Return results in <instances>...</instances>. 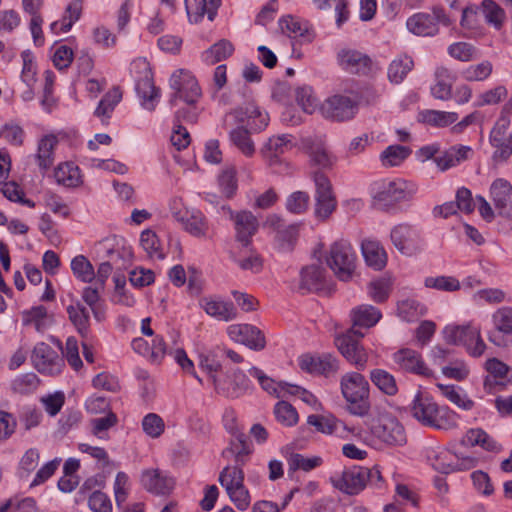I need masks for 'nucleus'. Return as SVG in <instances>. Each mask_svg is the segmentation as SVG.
Returning a JSON list of instances; mask_svg holds the SVG:
<instances>
[{"label": "nucleus", "mask_w": 512, "mask_h": 512, "mask_svg": "<svg viewBox=\"0 0 512 512\" xmlns=\"http://www.w3.org/2000/svg\"><path fill=\"white\" fill-rule=\"evenodd\" d=\"M298 364L301 370L325 377L334 376L339 370V361L331 354L313 356L304 354L299 357Z\"/></svg>", "instance_id": "nucleus-19"}, {"label": "nucleus", "mask_w": 512, "mask_h": 512, "mask_svg": "<svg viewBox=\"0 0 512 512\" xmlns=\"http://www.w3.org/2000/svg\"><path fill=\"white\" fill-rule=\"evenodd\" d=\"M140 245L151 258L164 259L165 254L163 253L158 236L152 230H144L140 235Z\"/></svg>", "instance_id": "nucleus-53"}, {"label": "nucleus", "mask_w": 512, "mask_h": 512, "mask_svg": "<svg viewBox=\"0 0 512 512\" xmlns=\"http://www.w3.org/2000/svg\"><path fill=\"white\" fill-rule=\"evenodd\" d=\"M437 387L444 397L459 408L468 411L474 407V401L468 398V396L462 392L461 388L440 383L437 384Z\"/></svg>", "instance_id": "nucleus-49"}, {"label": "nucleus", "mask_w": 512, "mask_h": 512, "mask_svg": "<svg viewBox=\"0 0 512 512\" xmlns=\"http://www.w3.org/2000/svg\"><path fill=\"white\" fill-rule=\"evenodd\" d=\"M122 99V93L118 87L112 88L108 91L103 98L100 100L97 108L95 109L94 115L101 119L104 123L105 120L109 119L112 115L117 104Z\"/></svg>", "instance_id": "nucleus-46"}, {"label": "nucleus", "mask_w": 512, "mask_h": 512, "mask_svg": "<svg viewBox=\"0 0 512 512\" xmlns=\"http://www.w3.org/2000/svg\"><path fill=\"white\" fill-rule=\"evenodd\" d=\"M201 305L208 315L220 321H231L237 316V310L232 302L204 299Z\"/></svg>", "instance_id": "nucleus-39"}, {"label": "nucleus", "mask_w": 512, "mask_h": 512, "mask_svg": "<svg viewBox=\"0 0 512 512\" xmlns=\"http://www.w3.org/2000/svg\"><path fill=\"white\" fill-rule=\"evenodd\" d=\"M96 247L102 258H107L116 269L126 267L133 257L132 249L124 244L122 238L115 235L99 241Z\"/></svg>", "instance_id": "nucleus-14"}, {"label": "nucleus", "mask_w": 512, "mask_h": 512, "mask_svg": "<svg viewBox=\"0 0 512 512\" xmlns=\"http://www.w3.org/2000/svg\"><path fill=\"white\" fill-rule=\"evenodd\" d=\"M141 483L150 493L156 495L169 494L174 488V479L159 469H148L142 472Z\"/></svg>", "instance_id": "nucleus-25"}, {"label": "nucleus", "mask_w": 512, "mask_h": 512, "mask_svg": "<svg viewBox=\"0 0 512 512\" xmlns=\"http://www.w3.org/2000/svg\"><path fill=\"white\" fill-rule=\"evenodd\" d=\"M368 427L373 437L387 445L402 446L407 441L403 425L391 414L371 419Z\"/></svg>", "instance_id": "nucleus-7"}, {"label": "nucleus", "mask_w": 512, "mask_h": 512, "mask_svg": "<svg viewBox=\"0 0 512 512\" xmlns=\"http://www.w3.org/2000/svg\"><path fill=\"white\" fill-rule=\"evenodd\" d=\"M421 118L426 124L436 127H446L458 120V114L456 112L425 110L421 113Z\"/></svg>", "instance_id": "nucleus-51"}, {"label": "nucleus", "mask_w": 512, "mask_h": 512, "mask_svg": "<svg viewBox=\"0 0 512 512\" xmlns=\"http://www.w3.org/2000/svg\"><path fill=\"white\" fill-rule=\"evenodd\" d=\"M509 127L510 117L500 115L490 132L489 142L495 148L494 160L505 161L512 154V133L508 132Z\"/></svg>", "instance_id": "nucleus-15"}, {"label": "nucleus", "mask_w": 512, "mask_h": 512, "mask_svg": "<svg viewBox=\"0 0 512 512\" xmlns=\"http://www.w3.org/2000/svg\"><path fill=\"white\" fill-rule=\"evenodd\" d=\"M136 91L142 99V106L149 111H153L160 98V90L155 87L152 78L146 75L139 79L136 83Z\"/></svg>", "instance_id": "nucleus-40"}, {"label": "nucleus", "mask_w": 512, "mask_h": 512, "mask_svg": "<svg viewBox=\"0 0 512 512\" xmlns=\"http://www.w3.org/2000/svg\"><path fill=\"white\" fill-rule=\"evenodd\" d=\"M219 483L225 488L230 500L244 511L251 502L249 491L244 486V472L238 466H226L219 474Z\"/></svg>", "instance_id": "nucleus-5"}, {"label": "nucleus", "mask_w": 512, "mask_h": 512, "mask_svg": "<svg viewBox=\"0 0 512 512\" xmlns=\"http://www.w3.org/2000/svg\"><path fill=\"white\" fill-rule=\"evenodd\" d=\"M292 136L283 134L268 139L261 150V153L270 166H274L280 162V155L291 145Z\"/></svg>", "instance_id": "nucleus-33"}, {"label": "nucleus", "mask_w": 512, "mask_h": 512, "mask_svg": "<svg viewBox=\"0 0 512 512\" xmlns=\"http://www.w3.org/2000/svg\"><path fill=\"white\" fill-rule=\"evenodd\" d=\"M169 84L174 91L169 100L171 105H175L178 99L193 105L202 95L198 81L190 71L184 69L175 71L170 77Z\"/></svg>", "instance_id": "nucleus-9"}, {"label": "nucleus", "mask_w": 512, "mask_h": 512, "mask_svg": "<svg viewBox=\"0 0 512 512\" xmlns=\"http://www.w3.org/2000/svg\"><path fill=\"white\" fill-rule=\"evenodd\" d=\"M352 327L350 329L371 328L381 319L380 310L372 305H360L351 310Z\"/></svg>", "instance_id": "nucleus-32"}, {"label": "nucleus", "mask_w": 512, "mask_h": 512, "mask_svg": "<svg viewBox=\"0 0 512 512\" xmlns=\"http://www.w3.org/2000/svg\"><path fill=\"white\" fill-rule=\"evenodd\" d=\"M299 289L306 292H320L329 289L326 270L318 265L303 268L300 273Z\"/></svg>", "instance_id": "nucleus-26"}, {"label": "nucleus", "mask_w": 512, "mask_h": 512, "mask_svg": "<svg viewBox=\"0 0 512 512\" xmlns=\"http://www.w3.org/2000/svg\"><path fill=\"white\" fill-rule=\"evenodd\" d=\"M54 177L58 184L69 188L77 187L82 182L78 166L71 162L59 164L54 171Z\"/></svg>", "instance_id": "nucleus-44"}, {"label": "nucleus", "mask_w": 512, "mask_h": 512, "mask_svg": "<svg viewBox=\"0 0 512 512\" xmlns=\"http://www.w3.org/2000/svg\"><path fill=\"white\" fill-rule=\"evenodd\" d=\"M267 223L273 227L276 232V241L283 250H291L295 244L298 233V224L286 225L284 221L277 215H272L268 218Z\"/></svg>", "instance_id": "nucleus-28"}, {"label": "nucleus", "mask_w": 512, "mask_h": 512, "mask_svg": "<svg viewBox=\"0 0 512 512\" xmlns=\"http://www.w3.org/2000/svg\"><path fill=\"white\" fill-rule=\"evenodd\" d=\"M229 337L235 342L246 345L253 350H262L266 341L262 331L249 324H235L227 329Z\"/></svg>", "instance_id": "nucleus-23"}, {"label": "nucleus", "mask_w": 512, "mask_h": 512, "mask_svg": "<svg viewBox=\"0 0 512 512\" xmlns=\"http://www.w3.org/2000/svg\"><path fill=\"white\" fill-rule=\"evenodd\" d=\"M371 193L373 205L384 211H389L397 203L407 201L412 196L407 189V183L401 179L374 182Z\"/></svg>", "instance_id": "nucleus-2"}, {"label": "nucleus", "mask_w": 512, "mask_h": 512, "mask_svg": "<svg viewBox=\"0 0 512 512\" xmlns=\"http://www.w3.org/2000/svg\"><path fill=\"white\" fill-rule=\"evenodd\" d=\"M409 155V149L401 145H391L381 153L382 164L386 167L400 165Z\"/></svg>", "instance_id": "nucleus-55"}, {"label": "nucleus", "mask_w": 512, "mask_h": 512, "mask_svg": "<svg viewBox=\"0 0 512 512\" xmlns=\"http://www.w3.org/2000/svg\"><path fill=\"white\" fill-rule=\"evenodd\" d=\"M482 7L486 21L500 29L505 19L504 10L493 0H483Z\"/></svg>", "instance_id": "nucleus-62"}, {"label": "nucleus", "mask_w": 512, "mask_h": 512, "mask_svg": "<svg viewBox=\"0 0 512 512\" xmlns=\"http://www.w3.org/2000/svg\"><path fill=\"white\" fill-rule=\"evenodd\" d=\"M364 334L357 329H349L345 333L335 337V345L342 356L358 371L367 367L369 355L360 340Z\"/></svg>", "instance_id": "nucleus-4"}, {"label": "nucleus", "mask_w": 512, "mask_h": 512, "mask_svg": "<svg viewBox=\"0 0 512 512\" xmlns=\"http://www.w3.org/2000/svg\"><path fill=\"white\" fill-rule=\"evenodd\" d=\"M212 382L218 394L231 398L240 396L249 387L248 377L239 369L234 370L225 379L212 375Z\"/></svg>", "instance_id": "nucleus-20"}, {"label": "nucleus", "mask_w": 512, "mask_h": 512, "mask_svg": "<svg viewBox=\"0 0 512 512\" xmlns=\"http://www.w3.org/2000/svg\"><path fill=\"white\" fill-rule=\"evenodd\" d=\"M361 250L364 260L370 268L380 271L386 266L387 254L379 241L365 239L362 241Z\"/></svg>", "instance_id": "nucleus-31"}, {"label": "nucleus", "mask_w": 512, "mask_h": 512, "mask_svg": "<svg viewBox=\"0 0 512 512\" xmlns=\"http://www.w3.org/2000/svg\"><path fill=\"white\" fill-rule=\"evenodd\" d=\"M356 253L347 240L335 241L329 250L326 258L327 265L341 281H348L352 278L356 268Z\"/></svg>", "instance_id": "nucleus-3"}, {"label": "nucleus", "mask_w": 512, "mask_h": 512, "mask_svg": "<svg viewBox=\"0 0 512 512\" xmlns=\"http://www.w3.org/2000/svg\"><path fill=\"white\" fill-rule=\"evenodd\" d=\"M409 411L412 417L423 426L436 429L444 427L440 407L428 394L418 392L409 406Z\"/></svg>", "instance_id": "nucleus-11"}, {"label": "nucleus", "mask_w": 512, "mask_h": 512, "mask_svg": "<svg viewBox=\"0 0 512 512\" xmlns=\"http://www.w3.org/2000/svg\"><path fill=\"white\" fill-rule=\"evenodd\" d=\"M436 83L431 87V94L436 99L448 100L452 96V77L448 68L438 67L435 70Z\"/></svg>", "instance_id": "nucleus-42"}, {"label": "nucleus", "mask_w": 512, "mask_h": 512, "mask_svg": "<svg viewBox=\"0 0 512 512\" xmlns=\"http://www.w3.org/2000/svg\"><path fill=\"white\" fill-rule=\"evenodd\" d=\"M274 414L279 423L291 427L298 422V413L296 409L286 401H279L274 407Z\"/></svg>", "instance_id": "nucleus-57"}, {"label": "nucleus", "mask_w": 512, "mask_h": 512, "mask_svg": "<svg viewBox=\"0 0 512 512\" xmlns=\"http://www.w3.org/2000/svg\"><path fill=\"white\" fill-rule=\"evenodd\" d=\"M414 61L411 56L401 54L395 57L387 68V78L392 84H400L412 71Z\"/></svg>", "instance_id": "nucleus-38"}, {"label": "nucleus", "mask_w": 512, "mask_h": 512, "mask_svg": "<svg viewBox=\"0 0 512 512\" xmlns=\"http://www.w3.org/2000/svg\"><path fill=\"white\" fill-rule=\"evenodd\" d=\"M182 228L190 235L196 238H204L209 231V224L204 214L196 209H190L185 212L178 221Z\"/></svg>", "instance_id": "nucleus-30"}, {"label": "nucleus", "mask_w": 512, "mask_h": 512, "mask_svg": "<svg viewBox=\"0 0 512 512\" xmlns=\"http://www.w3.org/2000/svg\"><path fill=\"white\" fill-rule=\"evenodd\" d=\"M233 51L231 42L222 39L202 53V60L208 65H214L230 57Z\"/></svg>", "instance_id": "nucleus-45"}, {"label": "nucleus", "mask_w": 512, "mask_h": 512, "mask_svg": "<svg viewBox=\"0 0 512 512\" xmlns=\"http://www.w3.org/2000/svg\"><path fill=\"white\" fill-rule=\"evenodd\" d=\"M71 269L73 274L82 282L90 283L95 279L94 267L83 255H78L72 259Z\"/></svg>", "instance_id": "nucleus-54"}, {"label": "nucleus", "mask_w": 512, "mask_h": 512, "mask_svg": "<svg viewBox=\"0 0 512 512\" xmlns=\"http://www.w3.org/2000/svg\"><path fill=\"white\" fill-rule=\"evenodd\" d=\"M231 220L234 222L236 239L243 246H248L251 238L256 234L259 227L257 217L251 211L234 212L229 209Z\"/></svg>", "instance_id": "nucleus-22"}, {"label": "nucleus", "mask_w": 512, "mask_h": 512, "mask_svg": "<svg viewBox=\"0 0 512 512\" xmlns=\"http://www.w3.org/2000/svg\"><path fill=\"white\" fill-rule=\"evenodd\" d=\"M471 153L472 149L469 146H452L434 160L440 170L445 171L469 159Z\"/></svg>", "instance_id": "nucleus-37"}, {"label": "nucleus", "mask_w": 512, "mask_h": 512, "mask_svg": "<svg viewBox=\"0 0 512 512\" xmlns=\"http://www.w3.org/2000/svg\"><path fill=\"white\" fill-rule=\"evenodd\" d=\"M443 334L447 343L464 345L468 352L474 357L481 356L486 349V344L480 335V328L471 324L447 326L443 330Z\"/></svg>", "instance_id": "nucleus-8"}, {"label": "nucleus", "mask_w": 512, "mask_h": 512, "mask_svg": "<svg viewBox=\"0 0 512 512\" xmlns=\"http://www.w3.org/2000/svg\"><path fill=\"white\" fill-rule=\"evenodd\" d=\"M370 469L353 466L345 469L341 474L332 476L330 481L334 488L348 495H355L362 491L370 479Z\"/></svg>", "instance_id": "nucleus-13"}, {"label": "nucleus", "mask_w": 512, "mask_h": 512, "mask_svg": "<svg viewBox=\"0 0 512 512\" xmlns=\"http://www.w3.org/2000/svg\"><path fill=\"white\" fill-rule=\"evenodd\" d=\"M391 241L403 254H411L422 243L420 232L409 224H399L391 230Z\"/></svg>", "instance_id": "nucleus-21"}, {"label": "nucleus", "mask_w": 512, "mask_h": 512, "mask_svg": "<svg viewBox=\"0 0 512 512\" xmlns=\"http://www.w3.org/2000/svg\"><path fill=\"white\" fill-rule=\"evenodd\" d=\"M31 361L39 373L50 376L60 374L65 366L63 357L44 342L35 345Z\"/></svg>", "instance_id": "nucleus-12"}, {"label": "nucleus", "mask_w": 512, "mask_h": 512, "mask_svg": "<svg viewBox=\"0 0 512 512\" xmlns=\"http://www.w3.org/2000/svg\"><path fill=\"white\" fill-rule=\"evenodd\" d=\"M57 144V137L51 134L45 135L39 140L35 160L42 172H46L54 165V150Z\"/></svg>", "instance_id": "nucleus-34"}, {"label": "nucleus", "mask_w": 512, "mask_h": 512, "mask_svg": "<svg viewBox=\"0 0 512 512\" xmlns=\"http://www.w3.org/2000/svg\"><path fill=\"white\" fill-rule=\"evenodd\" d=\"M371 382L384 394L394 396L398 392L395 377L384 369H373L370 372Z\"/></svg>", "instance_id": "nucleus-47"}, {"label": "nucleus", "mask_w": 512, "mask_h": 512, "mask_svg": "<svg viewBox=\"0 0 512 512\" xmlns=\"http://www.w3.org/2000/svg\"><path fill=\"white\" fill-rule=\"evenodd\" d=\"M321 111L328 119L338 122L347 121L356 115L358 103L349 96L336 94L323 102Z\"/></svg>", "instance_id": "nucleus-16"}, {"label": "nucleus", "mask_w": 512, "mask_h": 512, "mask_svg": "<svg viewBox=\"0 0 512 512\" xmlns=\"http://www.w3.org/2000/svg\"><path fill=\"white\" fill-rule=\"evenodd\" d=\"M396 369L405 373H412L424 377H432L433 371L428 368L419 352L402 348L392 356Z\"/></svg>", "instance_id": "nucleus-18"}, {"label": "nucleus", "mask_w": 512, "mask_h": 512, "mask_svg": "<svg viewBox=\"0 0 512 512\" xmlns=\"http://www.w3.org/2000/svg\"><path fill=\"white\" fill-rule=\"evenodd\" d=\"M231 143L246 157H251L255 153V145L250 137L249 131L238 126L229 132Z\"/></svg>", "instance_id": "nucleus-48"}, {"label": "nucleus", "mask_w": 512, "mask_h": 512, "mask_svg": "<svg viewBox=\"0 0 512 512\" xmlns=\"http://www.w3.org/2000/svg\"><path fill=\"white\" fill-rule=\"evenodd\" d=\"M493 329L487 334L488 340L497 347L510 345L512 337V307L498 308L491 316Z\"/></svg>", "instance_id": "nucleus-17"}, {"label": "nucleus", "mask_w": 512, "mask_h": 512, "mask_svg": "<svg viewBox=\"0 0 512 512\" xmlns=\"http://www.w3.org/2000/svg\"><path fill=\"white\" fill-rule=\"evenodd\" d=\"M39 379L35 373H26L17 376L11 383V388L15 393L29 394L38 387Z\"/></svg>", "instance_id": "nucleus-61"}, {"label": "nucleus", "mask_w": 512, "mask_h": 512, "mask_svg": "<svg viewBox=\"0 0 512 512\" xmlns=\"http://www.w3.org/2000/svg\"><path fill=\"white\" fill-rule=\"evenodd\" d=\"M463 443L470 446H480L484 450L493 453H499L502 450L501 444L481 428H472L468 430L463 439Z\"/></svg>", "instance_id": "nucleus-41"}, {"label": "nucleus", "mask_w": 512, "mask_h": 512, "mask_svg": "<svg viewBox=\"0 0 512 512\" xmlns=\"http://www.w3.org/2000/svg\"><path fill=\"white\" fill-rule=\"evenodd\" d=\"M340 389L347 403V410L352 415L363 417L368 414L369 383L361 373L354 371L342 375Z\"/></svg>", "instance_id": "nucleus-1"}, {"label": "nucleus", "mask_w": 512, "mask_h": 512, "mask_svg": "<svg viewBox=\"0 0 512 512\" xmlns=\"http://www.w3.org/2000/svg\"><path fill=\"white\" fill-rule=\"evenodd\" d=\"M455 455L445 448H431L427 451V460L431 466L442 474H449L457 471Z\"/></svg>", "instance_id": "nucleus-35"}, {"label": "nucleus", "mask_w": 512, "mask_h": 512, "mask_svg": "<svg viewBox=\"0 0 512 512\" xmlns=\"http://www.w3.org/2000/svg\"><path fill=\"white\" fill-rule=\"evenodd\" d=\"M24 323L33 324L36 331L43 333L49 326L47 309L40 305L31 308L24 314Z\"/></svg>", "instance_id": "nucleus-56"}, {"label": "nucleus", "mask_w": 512, "mask_h": 512, "mask_svg": "<svg viewBox=\"0 0 512 512\" xmlns=\"http://www.w3.org/2000/svg\"><path fill=\"white\" fill-rule=\"evenodd\" d=\"M58 345L62 351V357L64 356L68 364L74 369L79 370L82 366V360L79 356L78 341L75 337H68L65 343V347H62L61 342L58 341Z\"/></svg>", "instance_id": "nucleus-58"}, {"label": "nucleus", "mask_w": 512, "mask_h": 512, "mask_svg": "<svg viewBox=\"0 0 512 512\" xmlns=\"http://www.w3.org/2000/svg\"><path fill=\"white\" fill-rule=\"evenodd\" d=\"M448 54L459 61L469 62L477 58V49L467 42H455L449 45Z\"/></svg>", "instance_id": "nucleus-59"}, {"label": "nucleus", "mask_w": 512, "mask_h": 512, "mask_svg": "<svg viewBox=\"0 0 512 512\" xmlns=\"http://www.w3.org/2000/svg\"><path fill=\"white\" fill-rule=\"evenodd\" d=\"M341 67L354 74L367 75L372 69V60L356 50H343L338 54Z\"/></svg>", "instance_id": "nucleus-27"}, {"label": "nucleus", "mask_w": 512, "mask_h": 512, "mask_svg": "<svg viewBox=\"0 0 512 512\" xmlns=\"http://www.w3.org/2000/svg\"><path fill=\"white\" fill-rule=\"evenodd\" d=\"M252 453V446L248 441L246 434H239L238 437H233L222 455L224 457H232L235 465L240 468L246 463L248 456Z\"/></svg>", "instance_id": "nucleus-36"}, {"label": "nucleus", "mask_w": 512, "mask_h": 512, "mask_svg": "<svg viewBox=\"0 0 512 512\" xmlns=\"http://www.w3.org/2000/svg\"><path fill=\"white\" fill-rule=\"evenodd\" d=\"M307 153L311 166L319 169H331L337 160L321 139L311 140L307 145Z\"/></svg>", "instance_id": "nucleus-29"}, {"label": "nucleus", "mask_w": 512, "mask_h": 512, "mask_svg": "<svg viewBox=\"0 0 512 512\" xmlns=\"http://www.w3.org/2000/svg\"><path fill=\"white\" fill-rule=\"evenodd\" d=\"M224 352V347H216L215 349L210 350L207 353H202L199 356V365L203 370L208 372L211 380L212 375H216V373L222 368L221 359L224 357Z\"/></svg>", "instance_id": "nucleus-50"}, {"label": "nucleus", "mask_w": 512, "mask_h": 512, "mask_svg": "<svg viewBox=\"0 0 512 512\" xmlns=\"http://www.w3.org/2000/svg\"><path fill=\"white\" fill-rule=\"evenodd\" d=\"M280 27L281 30L289 36L303 37L307 41H311L312 39L307 27L303 26L300 21L292 16H287L280 20Z\"/></svg>", "instance_id": "nucleus-63"}, {"label": "nucleus", "mask_w": 512, "mask_h": 512, "mask_svg": "<svg viewBox=\"0 0 512 512\" xmlns=\"http://www.w3.org/2000/svg\"><path fill=\"white\" fill-rule=\"evenodd\" d=\"M66 310L70 321L73 323L78 333L83 338H86L90 331V314L88 309L80 302H77L69 305Z\"/></svg>", "instance_id": "nucleus-43"}, {"label": "nucleus", "mask_w": 512, "mask_h": 512, "mask_svg": "<svg viewBox=\"0 0 512 512\" xmlns=\"http://www.w3.org/2000/svg\"><path fill=\"white\" fill-rule=\"evenodd\" d=\"M398 315L404 321H414L422 314V306L415 299H404L397 304Z\"/></svg>", "instance_id": "nucleus-64"}, {"label": "nucleus", "mask_w": 512, "mask_h": 512, "mask_svg": "<svg viewBox=\"0 0 512 512\" xmlns=\"http://www.w3.org/2000/svg\"><path fill=\"white\" fill-rule=\"evenodd\" d=\"M490 197L501 216H512V185L509 181L498 178L490 186Z\"/></svg>", "instance_id": "nucleus-24"}, {"label": "nucleus", "mask_w": 512, "mask_h": 512, "mask_svg": "<svg viewBox=\"0 0 512 512\" xmlns=\"http://www.w3.org/2000/svg\"><path fill=\"white\" fill-rule=\"evenodd\" d=\"M438 24L450 26L452 20L442 7L435 6L432 14L416 13L408 18L406 26L408 30L417 36H435L439 32Z\"/></svg>", "instance_id": "nucleus-10"}, {"label": "nucleus", "mask_w": 512, "mask_h": 512, "mask_svg": "<svg viewBox=\"0 0 512 512\" xmlns=\"http://www.w3.org/2000/svg\"><path fill=\"white\" fill-rule=\"evenodd\" d=\"M493 71V65L490 61L485 60L476 65H470L461 71V77L465 81L475 82L484 81L490 77Z\"/></svg>", "instance_id": "nucleus-52"}, {"label": "nucleus", "mask_w": 512, "mask_h": 512, "mask_svg": "<svg viewBox=\"0 0 512 512\" xmlns=\"http://www.w3.org/2000/svg\"><path fill=\"white\" fill-rule=\"evenodd\" d=\"M368 295L377 303L386 301L391 291V284L388 279L378 278L371 281L367 287Z\"/></svg>", "instance_id": "nucleus-60"}, {"label": "nucleus", "mask_w": 512, "mask_h": 512, "mask_svg": "<svg viewBox=\"0 0 512 512\" xmlns=\"http://www.w3.org/2000/svg\"><path fill=\"white\" fill-rule=\"evenodd\" d=\"M315 185L314 216L317 220L326 221L337 208V199L329 178L320 171L312 173Z\"/></svg>", "instance_id": "nucleus-6"}]
</instances>
